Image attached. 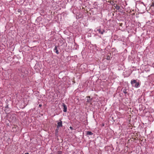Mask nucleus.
I'll return each instance as SVG.
<instances>
[{"label": "nucleus", "mask_w": 154, "mask_h": 154, "mask_svg": "<svg viewBox=\"0 0 154 154\" xmlns=\"http://www.w3.org/2000/svg\"><path fill=\"white\" fill-rule=\"evenodd\" d=\"M131 83L132 85L133 86H134L136 88L139 85V82H137L136 80L131 81Z\"/></svg>", "instance_id": "1"}, {"label": "nucleus", "mask_w": 154, "mask_h": 154, "mask_svg": "<svg viewBox=\"0 0 154 154\" xmlns=\"http://www.w3.org/2000/svg\"><path fill=\"white\" fill-rule=\"evenodd\" d=\"M21 71L23 73H24L25 75H28L29 73L28 69L25 67H23L21 68Z\"/></svg>", "instance_id": "2"}, {"label": "nucleus", "mask_w": 154, "mask_h": 154, "mask_svg": "<svg viewBox=\"0 0 154 154\" xmlns=\"http://www.w3.org/2000/svg\"><path fill=\"white\" fill-rule=\"evenodd\" d=\"M59 49H60L59 46H55L54 49V51L57 54H58L59 53Z\"/></svg>", "instance_id": "3"}, {"label": "nucleus", "mask_w": 154, "mask_h": 154, "mask_svg": "<svg viewBox=\"0 0 154 154\" xmlns=\"http://www.w3.org/2000/svg\"><path fill=\"white\" fill-rule=\"evenodd\" d=\"M10 119L14 121H15L16 119V117L15 116V115L14 114H13L12 115H11L10 117Z\"/></svg>", "instance_id": "4"}, {"label": "nucleus", "mask_w": 154, "mask_h": 154, "mask_svg": "<svg viewBox=\"0 0 154 154\" xmlns=\"http://www.w3.org/2000/svg\"><path fill=\"white\" fill-rule=\"evenodd\" d=\"M87 98V102L88 103H89L91 104V102L92 100V98H91L90 96H87L86 97Z\"/></svg>", "instance_id": "5"}, {"label": "nucleus", "mask_w": 154, "mask_h": 154, "mask_svg": "<svg viewBox=\"0 0 154 154\" xmlns=\"http://www.w3.org/2000/svg\"><path fill=\"white\" fill-rule=\"evenodd\" d=\"M62 106L63 107V111L64 112H66L67 111V106H66L65 104L64 103H63L62 104Z\"/></svg>", "instance_id": "6"}, {"label": "nucleus", "mask_w": 154, "mask_h": 154, "mask_svg": "<svg viewBox=\"0 0 154 154\" xmlns=\"http://www.w3.org/2000/svg\"><path fill=\"white\" fill-rule=\"evenodd\" d=\"M62 122L61 121L57 123V127L59 128L60 127H62Z\"/></svg>", "instance_id": "7"}, {"label": "nucleus", "mask_w": 154, "mask_h": 154, "mask_svg": "<svg viewBox=\"0 0 154 154\" xmlns=\"http://www.w3.org/2000/svg\"><path fill=\"white\" fill-rule=\"evenodd\" d=\"M97 31H98V32L101 34H103V32H105L104 30H103L102 31H101V30L100 29H97Z\"/></svg>", "instance_id": "8"}, {"label": "nucleus", "mask_w": 154, "mask_h": 154, "mask_svg": "<svg viewBox=\"0 0 154 154\" xmlns=\"http://www.w3.org/2000/svg\"><path fill=\"white\" fill-rule=\"evenodd\" d=\"M59 128L57 127V128L55 130V134L56 135L57 134L58 132V130H59Z\"/></svg>", "instance_id": "9"}, {"label": "nucleus", "mask_w": 154, "mask_h": 154, "mask_svg": "<svg viewBox=\"0 0 154 154\" xmlns=\"http://www.w3.org/2000/svg\"><path fill=\"white\" fill-rule=\"evenodd\" d=\"M87 134L88 135H91L93 134V133L91 132V131H87Z\"/></svg>", "instance_id": "10"}, {"label": "nucleus", "mask_w": 154, "mask_h": 154, "mask_svg": "<svg viewBox=\"0 0 154 154\" xmlns=\"http://www.w3.org/2000/svg\"><path fill=\"white\" fill-rule=\"evenodd\" d=\"M123 92L125 94H126L127 92H126V90L125 89H124L123 90Z\"/></svg>", "instance_id": "11"}, {"label": "nucleus", "mask_w": 154, "mask_h": 154, "mask_svg": "<svg viewBox=\"0 0 154 154\" xmlns=\"http://www.w3.org/2000/svg\"><path fill=\"white\" fill-rule=\"evenodd\" d=\"M57 154H62V152L60 151H58Z\"/></svg>", "instance_id": "12"}, {"label": "nucleus", "mask_w": 154, "mask_h": 154, "mask_svg": "<svg viewBox=\"0 0 154 154\" xmlns=\"http://www.w3.org/2000/svg\"><path fill=\"white\" fill-rule=\"evenodd\" d=\"M20 77H17V80H15L16 82H18L19 80Z\"/></svg>", "instance_id": "13"}, {"label": "nucleus", "mask_w": 154, "mask_h": 154, "mask_svg": "<svg viewBox=\"0 0 154 154\" xmlns=\"http://www.w3.org/2000/svg\"><path fill=\"white\" fill-rule=\"evenodd\" d=\"M154 6V2H152V4L151 5L150 7Z\"/></svg>", "instance_id": "14"}, {"label": "nucleus", "mask_w": 154, "mask_h": 154, "mask_svg": "<svg viewBox=\"0 0 154 154\" xmlns=\"http://www.w3.org/2000/svg\"><path fill=\"white\" fill-rule=\"evenodd\" d=\"M116 8L117 9H119L120 8L119 7V6H117L116 7Z\"/></svg>", "instance_id": "15"}, {"label": "nucleus", "mask_w": 154, "mask_h": 154, "mask_svg": "<svg viewBox=\"0 0 154 154\" xmlns=\"http://www.w3.org/2000/svg\"><path fill=\"white\" fill-rule=\"evenodd\" d=\"M41 20V17H38L37 18V19L36 20Z\"/></svg>", "instance_id": "16"}, {"label": "nucleus", "mask_w": 154, "mask_h": 154, "mask_svg": "<svg viewBox=\"0 0 154 154\" xmlns=\"http://www.w3.org/2000/svg\"><path fill=\"white\" fill-rule=\"evenodd\" d=\"M17 11L19 13V12H21V11L20 9H18V10H17Z\"/></svg>", "instance_id": "17"}, {"label": "nucleus", "mask_w": 154, "mask_h": 154, "mask_svg": "<svg viewBox=\"0 0 154 154\" xmlns=\"http://www.w3.org/2000/svg\"><path fill=\"white\" fill-rule=\"evenodd\" d=\"M107 59L108 60L110 59V57L109 56H108L107 57Z\"/></svg>", "instance_id": "18"}, {"label": "nucleus", "mask_w": 154, "mask_h": 154, "mask_svg": "<svg viewBox=\"0 0 154 154\" xmlns=\"http://www.w3.org/2000/svg\"><path fill=\"white\" fill-rule=\"evenodd\" d=\"M17 127V126H14V127H13L12 128H15V129H16Z\"/></svg>", "instance_id": "19"}, {"label": "nucleus", "mask_w": 154, "mask_h": 154, "mask_svg": "<svg viewBox=\"0 0 154 154\" xmlns=\"http://www.w3.org/2000/svg\"><path fill=\"white\" fill-rule=\"evenodd\" d=\"M69 128L71 130L73 129V128L72 127L70 126Z\"/></svg>", "instance_id": "20"}, {"label": "nucleus", "mask_w": 154, "mask_h": 154, "mask_svg": "<svg viewBox=\"0 0 154 154\" xmlns=\"http://www.w3.org/2000/svg\"><path fill=\"white\" fill-rule=\"evenodd\" d=\"M42 106V105L41 104H39V107H41Z\"/></svg>", "instance_id": "21"}, {"label": "nucleus", "mask_w": 154, "mask_h": 154, "mask_svg": "<svg viewBox=\"0 0 154 154\" xmlns=\"http://www.w3.org/2000/svg\"><path fill=\"white\" fill-rule=\"evenodd\" d=\"M5 108H8V105H7V106H5Z\"/></svg>", "instance_id": "22"}, {"label": "nucleus", "mask_w": 154, "mask_h": 154, "mask_svg": "<svg viewBox=\"0 0 154 154\" xmlns=\"http://www.w3.org/2000/svg\"><path fill=\"white\" fill-rule=\"evenodd\" d=\"M24 154H29V153L28 152H26Z\"/></svg>", "instance_id": "23"}, {"label": "nucleus", "mask_w": 154, "mask_h": 154, "mask_svg": "<svg viewBox=\"0 0 154 154\" xmlns=\"http://www.w3.org/2000/svg\"><path fill=\"white\" fill-rule=\"evenodd\" d=\"M16 78H17V77L16 76H15L14 77V79H16Z\"/></svg>", "instance_id": "24"}]
</instances>
